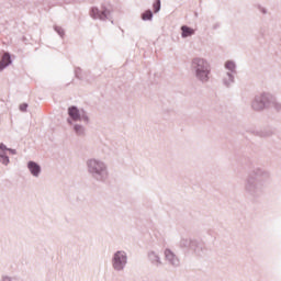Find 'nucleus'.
<instances>
[{"label":"nucleus","mask_w":281,"mask_h":281,"mask_svg":"<svg viewBox=\"0 0 281 281\" xmlns=\"http://www.w3.org/2000/svg\"><path fill=\"white\" fill-rule=\"evenodd\" d=\"M271 183V172L265 168L257 167L250 170L245 179L244 190L248 196L254 199L262 196Z\"/></svg>","instance_id":"obj_1"},{"label":"nucleus","mask_w":281,"mask_h":281,"mask_svg":"<svg viewBox=\"0 0 281 281\" xmlns=\"http://www.w3.org/2000/svg\"><path fill=\"white\" fill-rule=\"evenodd\" d=\"M190 69L198 82L201 85H207L210 77L212 76V64L207 58L193 57L190 63Z\"/></svg>","instance_id":"obj_2"},{"label":"nucleus","mask_w":281,"mask_h":281,"mask_svg":"<svg viewBox=\"0 0 281 281\" xmlns=\"http://www.w3.org/2000/svg\"><path fill=\"white\" fill-rule=\"evenodd\" d=\"M86 167L88 175H90L94 181L104 183V181L109 179V166L104 162V160L100 158H89L86 161Z\"/></svg>","instance_id":"obj_3"},{"label":"nucleus","mask_w":281,"mask_h":281,"mask_svg":"<svg viewBox=\"0 0 281 281\" xmlns=\"http://www.w3.org/2000/svg\"><path fill=\"white\" fill-rule=\"evenodd\" d=\"M271 104H273V94L271 92H261L254 97L250 106L252 111L262 112L271 109Z\"/></svg>","instance_id":"obj_4"},{"label":"nucleus","mask_w":281,"mask_h":281,"mask_svg":"<svg viewBox=\"0 0 281 281\" xmlns=\"http://www.w3.org/2000/svg\"><path fill=\"white\" fill-rule=\"evenodd\" d=\"M111 265L116 273H124L128 265V254L125 250H117L112 255Z\"/></svg>","instance_id":"obj_5"},{"label":"nucleus","mask_w":281,"mask_h":281,"mask_svg":"<svg viewBox=\"0 0 281 281\" xmlns=\"http://www.w3.org/2000/svg\"><path fill=\"white\" fill-rule=\"evenodd\" d=\"M113 14V7L109 2L102 3L99 8L92 7L90 9V16L94 21H109Z\"/></svg>","instance_id":"obj_6"},{"label":"nucleus","mask_w":281,"mask_h":281,"mask_svg":"<svg viewBox=\"0 0 281 281\" xmlns=\"http://www.w3.org/2000/svg\"><path fill=\"white\" fill-rule=\"evenodd\" d=\"M68 115L69 117L67 119L68 124H72L76 122H82V124H90L91 119H89V114L85 111H80L78 108L75 105L68 108Z\"/></svg>","instance_id":"obj_7"},{"label":"nucleus","mask_w":281,"mask_h":281,"mask_svg":"<svg viewBox=\"0 0 281 281\" xmlns=\"http://www.w3.org/2000/svg\"><path fill=\"white\" fill-rule=\"evenodd\" d=\"M164 256H165V261L167 262V265H169V267H175V268L180 267L181 259L177 254H175V251H172V249L166 248L164 250Z\"/></svg>","instance_id":"obj_8"},{"label":"nucleus","mask_w":281,"mask_h":281,"mask_svg":"<svg viewBox=\"0 0 281 281\" xmlns=\"http://www.w3.org/2000/svg\"><path fill=\"white\" fill-rule=\"evenodd\" d=\"M147 260L153 265V267H161L164 261H161V256L159 255L158 250H148L147 251Z\"/></svg>","instance_id":"obj_9"},{"label":"nucleus","mask_w":281,"mask_h":281,"mask_svg":"<svg viewBox=\"0 0 281 281\" xmlns=\"http://www.w3.org/2000/svg\"><path fill=\"white\" fill-rule=\"evenodd\" d=\"M26 168H27L30 175H32L34 177V179H38L43 172V168H41V165H38V162H36L34 160H30L26 164Z\"/></svg>","instance_id":"obj_10"},{"label":"nucleus","mask_w":281,"mask_h":281,"mask_svg":"<svg viewBox=\"0 0 281 281\" xmlns=\"http://www.w3.org/2000/svg\"><path fill=\"white\" fill-rule=\"evenodd\" d=\"M189 251H191L192 254H195V256H203V254L205 251V244L201 243L196 239H193L191 241V246L189 248Z\"/></svg>","instance_id":"obj_11"},{"label":"nucleus","mask_w":281,"mask_h":281,"mask_svg":"<svg viewBox=\"0 0 281 281\" xmlns=\"http://www.w3.org/2000/svg\"><path fill=\"white\" fill-rule=\"evenodd\" d=\"M88 124H85L82 122H72L70 123V126H72V131L75 134L78 135V137H85L87 135V126Z\"/></svg>","instance_id":"obj_12"},{"label":"nucleus","mask_w":281,"mask_h":281,"mask_svg":"<svg viewBox=\"0 0 281 281\" xmlns=\"http://www.w3.org/2000/svg\"><path fill=\"white\" fill-rule=\"evenodd\" d=\"M238 66L236 65V61L234 60H226L224 63V74H231L233 76H236L238 74Z\"/></svg>","instance_id":"obj_13"},{"label":"nucleus","mask_w":281,"mask_h":281,"mask_svg":"<svg viewBox=\"0 0 281 281\" xmlns=\"http://www.w3.org/2000/svg\"><path fill=\"white\" fill-rule=\"evenodd\" d=\"M236 82V75L224 72L222 76V85L226 89L232 88V86Z\"/></svg>","instance_id":"obj_14"},{"label":"nucleus","mask_w":281,"mask_h":281,"mask_svg":"<svg viewBox=\"0 0 281 281\" xmlns=\"http://www.w3.org/2000/svg\"><path fill=\"white\" fill-rule=\"evenodd\" d=\"M10 65H12V57L10 56V53H4L0 60V71H3L5 67H10Z\"/></svg>","instance_id":"obj_15"},{"label":"nucleus","mask_w":281,"mask_h":281,"mask_svg":"<svg viewBox=\"0 0 281 281\" xmlns=\"http://www.w3.org/2000/svg\"><path fill=\"white\" fill-rule=\"evenodd\" d=\"M194 34H195L194 29H192L188 25L181 26V37L182 38H190V36H194Z\"/></svg>","instance_id":"obj_16"},{"label":"nucleus","mask_w":281,"mask_h":281,"mask_svg":"<svg viewBox=\"0 0 281 281\" xmlns=\"http://www.w3.org/2000/svg\"><path fill=\"white\" fill-rule=\"evenodd\" d=\"M192 238H188V237H182L181 239H180V243H179V245H180V247L182 248V249H190V247H191V245H192Z\"/></svg>","instance_id":"obj_17"},{"label":"nucleus","mask_w":281,"mask_h":281,"mask_svg":"<svg viewBox=\"0 0 281 281\" xmlns=\"http://www.w3.org/2000/svg\"><path fill=\"white\" fill-rule=\"evenodd\" d=\"M142 20L143 21H153V11L147 10L144 13H142Z\"/></svg>","instance_id":"obj_18"},{"label":"nucleus","mask_w":281,"mask_h":281,"mask_svg":"<svg viewBox=\"0 0 281 281\" xmlns=\"http://www.w3.org/2000/svg\"><path fill=\"white\" fill-rule=\"evenodd\" d=\"M55 32L63 38L65 36V29L58 25L54 26Z\"/></svg>","instance_id":"obj_19"},{"label":"nucleus","mask_w":281,"mask_h":281,"mask_svg":"<svg viewBox=\"0 0 281 281\" xmlns=\"http://www.w3.org/2000/svg\"><path fill=\"white\" fill-rule=\"evenodd\" d=\"M271 106H273L274 111H281V102H279L276 97L273 95V102L271 103Z\"/></svg>","instance_id":"obj_20"},{"label":"nucleus","mask_w":281,"mask_h":281,"mask_svg":"<svg viewBox=\"0 0 281 281\" xmlns=\"http://www.w3.org/2000/svg\"><path fill=\"white\" fill-rule=\"evenodd\" d=\"M8 155V146L5 144L0 143V157H4Z\"/></svg>","instance_id":"obj_21"},{"label":"nucleus","mask_w":281,"mask_h":281,"mask_svg":"<svg viewBox=\"0 0 281 281\" xmlns=\"http://www.w3.org/2000/svg\"><path fill=\"white\" fill-rule=\"evenodd\" d=\"M0 164H2V166H10V157L8 155L1 156Z\"/></svg>","instance_id":"obj_22"},{"label":"nucleus","mask_w":281,"mask_h":281,"mask_svg":"<svg viewBox=\"0 0 281 281\" xmlns=\"http://www.w3.org/2000/svg\"><path fill=\"white\" fill-rule=\"evenodd\" d=\"M75 78H77L78 80H82V68L80 67L75 68Z\"/></svg>","instance_id":"obj_23"},{"label":"nucleus","mask_w":281,"mask_h":281,"mask_svg":"<svg viewBox=\"0 0 281 281\" xmlns=\"http://www.w3.org/2000/svg\"><path fill=\"white\" fill-rule=\"evenodd\" d=\"M153 8H154L155 14H157V12L161 10V0H156V2L153 4Z\"/></svg>","instance_id":"obj_24"},{"label":"nucleus","mask_w":281,"mask_h":281,"mask_svg":"<svg viewBox=\"0 0 281 281\" xmlns=\"http://www.w3.org/2000/svg\"><path fill=\"white\" fill-rule=\"evenodd\" d=\"M257 10H259V12H261V14H267L268 13L267 8L262 7L261 4L257 5Z\"/></svg>","instance_id":"obj_25"},{"label":"nucleus","mask_w":281,"mask_h":281,"mask_svg":"<svg viewBox=\"0 0 281 281\" xmlns=\"http://www.w3.org/2000/svg\"><path fill=\"white\" fill-rule=\"evenodd\" d=\"M20 111H22V112L27 111V103H22V104L20 105Z\"/></svg>","instance_id":"obj_26"},{"label":"nucleus","mask_w":281,"mask_h":281,"mask_svg":"<svg viewBox=\"0 0 281 281\" xmlns=\"http://www.w3.org/2000/svg\"><path fill=\"white\" fill-rule=\"evenodd\" d=\"M7 153H10L11 155H16V149L8 148Z\"/></svg>","instance_id":"obj_27"},{"label":"nucleus","mask_w":281,"mask_h":281,"mask_svg":"<svg viewBox=\"0 0 281 281\" xmlns=\"http://www.w3.org/2000/svg\"><path fill=\"white\" fill-rule=\"evenodd\" d=\"M2 281H12L11 277L4 276L2 277Z\"/></svg>","instance_id":"obj_28"}]
</instances>
